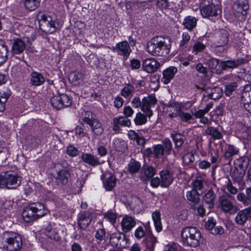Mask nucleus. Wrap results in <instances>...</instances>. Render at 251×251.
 Instances as JSON below:
<instances>
[{
    "label": "nucleus",
    "instance_id": "34",
    "mask_svg": "<svg viewBox=\"0 0 251 251\" xmlns=\"http://www.w3.org/2000/svg\"><path fill=\"white\" fill-rule=\"evenodd\" d=\"M197 20L194 17L188 16L185 18L183 22V25L189 30H192L197 25Z\"/></svg>",
    "mask_w": 251,
    "mask_h": 251
},
{
    "label": "nucleus",
    "instance_id": "59",
    "mask_svg": "<svg viewBox=\"0 0 251 251\" xmlns=\"http://www.w3.org/2000/svg\"><path fill=\"white\" fill-rule=\"evenodd\" d=\"M11 95V92L9 90L6 89L0 92V100L2 102H6Z\"/></svg>",
    "mask_w": 251,
    "mask_h": 251
},
{
    "label": "nucleus",
    "instance_id": "28",
    "mask_svg": "<svg viewBox=\"0 0 251 251\" xmlns=\"http://www.w3.org/2000/svg\"><path fill=\"white\" fill-rule=\"evenodd\" d=\"M177 69L175 67H170L163 72V77L162 81L164 83L168 84L170 80L174 77L175 75L177 72Z\"/></svg>",
    "mask_w": 251,
    "mask_h": 251
},
{
    "label": "nucleus",
    "instance_id": "23",
    "mask_svg": "<svg viewBox=\"0 0 251 251\" xmlns=\"http://www.w3.org/2000/svg\"><path fill=\"white\" fill-rule=\"evenodd\" d=\"M45 81L44 77L40 73L33 72L30 75L29 83L32 86H40L44 83Z\"/></svg>",
    "mask_w": 251,
    "mask_h": 251
},
{
    "label": "nucleus",
    "instance_id": "64",
    "mask_svg": "<svg viewBox=\"0 0 251 251\" xmlns=\"http://www.w3.org/2000/svg\"><path fill=\"white\" fill-rule=\"evenodd\" d=\"M216 225V222L213 218H210L208 221L205 222V227L210 231L213 229Z\"/></svg>",
    "mask_w": 251,
    "mask_h": 251
},
{
    "label": "nucleus",
    "instance_id": "27",
    "mask_svg": "<svg viewBox=\"0 0 251 251\" xmlns=\"http://www.w3.org/2000/svg\"><path fill=\"white\" fill-rule=\"evenodd\" d=\"M45 233L49 238L51 240L58 241L60 240V236L56 229L53 227L51 224H49L45 228Z\"/></svg>",
    "mask_w": 251,
    "mask_h": 251
},
{
    "label": "nucleus",
    "instance_id": "11",
    "mask_svg": "<svg viewBox=\"0 0 251 251\" xmlns=\"http://www.w3.org/2000/svg\"><path fill=\"white\" fill-rule=\"evenodd\" d=\"M218 191V188L215 184H213L212 186L205 193L202 198V202L207 205L209 208H211L214 206V202L216 199V194L215 192Z\"/></svg>",
    "mask_w": 251,
    "mask_h": 251
},
{
    "label": "nucleus",
    "instance_id": "33",
    "mask_svg": "<svg viewBox=\"0 0 251 251\" xmlns=\"http://www.w3.org/2000/svg\"><path fill=\"white\" fill-rule=\"evenodd\" d=\"M140 169H141V164L134 159H131L127 165V171L128 172L133 175L138 173Z\"/></svg>",
    "mask_w": 251,
    "mask_h": 251
},
{
    "label": "nucleus",
    "instance_id": "51",
    "mask_svg": "<svg viewBox=\"0 0 251 251\" xmlns=\"http://www.w3.org/2000/svg\"><path fill=\"white\" fill-rule=\"evenodd\" d=\"M249 164V159L244 157L237 160L236 165L241 169V171L244 172L245 170L247 168Z\"/></svg>",
    "mask_w": 251,
    "mask_h": 251
},
{
    "label": "nucleus",
    "instance_id": "13",
    "mask_svg": "<svg viewBox=\"0 0 251 251\" xmlns=\"http://www.w3.org/2000/svg\"><path fill=\"white\" fill-rule=\"evenodd\" d=\"M229 40V34L224 29L216 31L214 36V44L217 47H222L226 45Z\"/></svg>",
    "mask_w": 251,
    "mask_h": 251
},
{
    "label": "nucleus",
    "instance_id": "37",
    "mask_svg": "<svg viewBox=\"0 0 251 251\" xmlns=\"http://www.w3.org/2000/svg\"><path fill=\"white\" fill-rule=\"evenodd\" d=\"M25 8L29 10H36L40 5L41 0H23Z\"/></svg>",
    "mask_w": 251,
    "mask_h": 251
},
{
    "label": "nucleus",
    "instance_id": "40",
    "mask_svg": "<svg viewBox=\"0 0 251 251\" xmlns=\"http://www.w3.org/2000/svg\"><path fill=\"white\" fill-rule=\"evenodd\" d=\"M152 218L156 231L158 232L161 231L162 229V227L160 212L157 211L153 212L152 214Z\"/></svg>",
    "mask_w": 251,
    "mask_h": 251
},
{
    "label": "nucleus",
    "instance_id": "61",
    "mask_svg": "<svg viewBox=\"0 0 251 251\" xmlns=\"http://www.w3.org/2000/svg\"><path fill=\"white\" fill-rule=\"evenodd\" d=\"M179 116H180L181 120L185 122H188L189 121L193 119L192 115L187 112H180Z\"/></svg>",
    "mask_w": 251,
    "mask_h": 251
},
{
    "label": "nucleus",
    "instance_id": "15",
    "mask_svg": "<svg viewBox=\"0 0 251 251\" xmlns=\"http://www.w3.org/2000/svg\"><path fill=\"white\" fill-rule=\"evenodd\" d=\"M92 220V214L90 212H81L78 215V225L81 230H84Z\"/></svg>",
    "mask_w": 251,
    "mask_h": 251
},
{
    "label": "nucleus",
    "instance_id": "9",
    "mask_svg": "<svg viewBox=\"0 0 251 251\" xmlns=\"http://www.w3.org/2000/svg\"><path fill=\"white\" fill-rule=\"evenodd\" d=\"M111 50L118 55L123 56L125 60L127 59L131 52L130 46L127 41H122L113 46Z\"/></svg>",
    "mask_w": 251,
    "mask_h": 251
},
{
    "label": "nucleus",
    "instance_id": "45",
    "mask_svg": "<svg viewBox=\"0 0 251 251\" xmlns=\"http://www.w3.org/2000/svg\"><path fill=\"white\" fill-rule=\"evenodd\" d=\"M126 117H120L115 118L113 120L114 123V128L116 129V126H117V125H120L125 126H129L131 124L130 120L127 119Z\"/></svg>",
    "mask_w": 251,
    "mask_h": 251
},
{
    "label": "nucleus",
    "instance_id": "53",
    "mask_svg": "<svg viewBox=\"0 0 251 251\" xmlns=\"http://www.w3.org/2000/svg\"><path fill=\"white\" fill-rule=\"evenodd\" d=\"M237 199L245 206L251 204V199L244 193H239L237 196Z\"/></svg>",
    "mask_w": 251,
    "mask_h": 251
},
{
    "label": "nucleus",
    "instance_id": "47",
    "mask_svg": "<svg viewBox=\"0 0 251 251\" xmlns=\"http://www.w3.org/2000/svg\"><path fill=\"white\" fill-rule=\"evenodd\" d=\"M156 4L157 8L162 10L173 9V3L169 0H156Z\"/></svg>",
    "mask_w": 251,
    "mask_h": 251
},
{
    "label": "nucleus",
    "instance_id": "41",
    "mask_svg": "<svg viewBox=\"0 0 251 251\" xmlns=\"http://www.w3.org/2000/svg\"><path fill=\"white\" fill-rule=\"evenodd\" d=\"M146 244L145 251H153L154 244L157 242L156 238L152 235H149L144 241Z\"/></svg>",
    "mask_w": 251,
    "mask_h": 251
},
{
    "label": "nucleus",
    "instance_id": "49",
    "mask_svg": "<svg viewBox=\"0 0 251 251\" xmlns=\"http://www.w3.org/2000/svg\"><path fill=\"white\" fill-rule=\"evenodd\" d=\"M236 6L239 13H242L249 8L248 1L247 0H237Z\"/></svg>",
    "mask_w": 251,
    "mask_h": 251
},
{
    "label": "nucleus",
    "instance_id": "50",
    "mask_svg": "<svg viewBox=\"0 0 251 251\" xmlns=\"http://www.w3.org/2000/svg\"><path fill=\"white\" fill-rule=\"evenodd\" d=\"M153 155L156 158H160L162 157L165 152L163 145L158 144L153 147Z\"/></svg>",
    "mask_w": 251,
    "mask_h": 251
},
{
    "label": "nucleus",
    "instance_id": "54",
    "mask_svg": "<svg viewBox=\"0 0 251 251\" xmlns=\"http://www.w3.org/2000/svg\"><path fill=\"white\" fill-rule=\"evenodd\" d=\"M237 87V84L235 82L225 84V94L227 96H230L232 92L235 91Z\"/></svg>",
    "mask_w": 251,
    "mask_h": 251
},
{
    "label": "nucleus",
    "instance_id": "48",
    "mask_svg": "<svg viewBox=\"0 0 251 251\" xmlns=\"http://www.w3.org/2000/svg\"><path fill=\"white\" fill-rule=\"evenodd\" d=\"M50 104L53 107L56 109L63 108L60 94L57 96H53L50 100Z\"/></svg>",
    "mask_w": 251,
    "mask_h": 251
},
{
    "label": "nucleus",
    "instance_id": "63",
    "mask_svg": "<svg viewBox=\"0 0 251 251\" xmlns=\"http://www.w3.org/2000/svg\"><path fill=\"white\" fill-rule=\"evenodd\" d=\"M142 100H141L139 97H135L132 100L131 104L134 108H140L141 109Z\"/></svg>",
    "mask_w": 251,
    "mask_h": 251
},
{
    "label": "nucleus",
    "instance_id": "2",
    "mask_svg": "<svg viewBox=\"0 0 251 251\" xmlns=\"http://www.w3.org/2000/svg\"><path fill=\"white\" fill-rule=\"evenodd\" d=\"M2 251H19L23 246L21 235L12 231H5L2 234Z\"/></svg>",
    "mask_w": 251,
    "mask_h": 251
},
{
    "label": "nucleus",
    "instance_id": "35",
    "mask_svg": "<svg viewBox=\"0 0 251 251\" xmlns=\"http://www.w3.org/2000/svg\"><path fill=\"white\" fill-rule=\"evenodd\" d=\"M8 48L5 43L0 41V66L3 64L8 58Z\"/></svg>",
    "mask_w": 251,
    "mask_h": 251
},
{
    "label": "nucleus",
    "instance_id": "43",
    "mask_svg": "<svg viewBox=\"0 0 251 251\" xmlns=\"http://www.w3.org/2000/svg\"><path fill=\"white\" fill-rule=\"evenodd\" d=\"M135 89L133 85L128 84L125 85L121 90V95L125 98H127L132 96Z\"/></svg>",
    "mask_w": 251,
    "mask_h": 251
},
{
    "label": "nucleus",
    "instance_id": "16",
    "mask_svg": "<svg viewBox=\"0 0 251 251\" xmlns=\"http://www.w3.org/2000/svg\"><path fill=\"white\" fill-rule=\"evenodd\" d=\"M159 66V63L153 58H147L142 63L144 70L148 73H152L156 72Z\"/></svg>",
    "mask_w": 251,
    "mask_h": 251
},
{
    "label": "nucleus",
    "instance_id": "5",
    "mask_svg": "<svg viewBox=\"0 0 251 251\" xmlns=\"http://www.w3.org/2000/svg\"><path fill=\"white\" fill-rule=\"evenodd\" d=\"M21 184V180L15 173L6 172L0 175V188L15 189Z\"/></svg>",
    "mask_w": 251,
    "mask_h": 251
},
{
    "label": "nucleus",
    "instance_id": "22",
    "mask_svg": "<svg viewBox=\"0 0 251 251\" xmlns=\"http://www.w3.org/2000/svg\"><path fill=\"white\" fill-rule=\"evenodd\" d=\"M84 75L82 73L72 72L69 75V81L74 86H79L83 83Z\"/></svg>",
    "mask_w": 251,
    "mask_h": 251
},
{
    "label": "nucleus",
    "instance_id": "17",
    "mask_svg": "<svg viewBox=\"0 0 251 251\" xmlns=\"http://www.w3.org/2000/svg\"><path fill=\"white\" fill-rule=\"evenodd\" d=\"M245 60L243 58H238L235 60H227L221 61L220 63V68L226 70L228 69H234L244 63Z\"/></svg>",
    "mask_w": 251,
    "mask_h": 251
},
{
    "label": "nucleus",
    "instance_id": "25",
    "mask_svg": "<svg viewBox=\"0 0 251 251\" xmlns=\"http://www.w3.org/2000/svg\"><path fill=\"white\" fill-rule=\"evenodd\" d=\"M116 182L117 178L114 175L111 174L105 175L103 180V187L106 191H111L115 187Z\"/></svg>",
    "mask_w": 251,
    "mask_h": 251
},
{
    "label": "nucleus",
    "instance_id": "52",
    "mask_svg": "<svg viewBox=\"0 0 251 251\" xmlns=\"http://www.w3.org/2000/svg\"><path fill=\"white\" fill-rule=\"evenodd\" d=\"M134 123L136 125L140 126L146 123L147 121V115L138 112L134 120Z\"/></svg>",
    "mask_w": 251,
    "mask_h": 251
},
{
    "label": "nucleus",
    "instance_id": "44",
    "mask_svg": "<svg viewBox=\"0 0 251 251\" xmlns=\"http://www.w3.org/2000/svg\"><path fill=\"white\" fill-rule=\"evenodd\" d=\"M239 150L231 145H227L226 148L224 156L226 159L230 158L232 156L238 154Z\"/></svg>",
    "mask_w": 251,
    "mask_h": 251
},
{
    "label": "nucleus",
    "instance_id": "46",
    "mask_svg": "<svg viewBox=\"0 0 251 251\" xmlns=\"http://www.w3.org/2000/svg\"><path fill=\"white\" fill-rule=\"evenodd\" d=\"M219 60L215 58H212L209 59L207 61V64L209 66V69L212 73L219 74L220 70L217 69L218 66L220 65Z\"/></svg>",
    "mask_w": 251,
    "mask_h": 251
},
{
    "label": "nucleus",
    "instance_id": "57",
    "mask_svg": "<svg viewBox=\"0 0 251 251\" xmlns=\"http://www.w3.org/2000/svg\"><path fill=\"white\" fill-rule=\"evenodd\" d=\"M63 108L70 106L72 104V99L66 94H60Z\"/></svg>",
    "mask_w": 251,
    "mask_h": 251
},
{
    "label": "nucleus",
    "instance_id": "20",
    "mask_svg": "<svg viewBox=\"0 0 251 251\" xmlns=\"http://www.w3.org/2000/svg\"><path fill=\"white\" fill-rule=\"evenodd\" d=\"M223 95V90L219 87L206 88L205 90L204 96H208L213 100L220 99Z\"/></svg>",
    "mask_w": 251,
    "mask_h": 251
},
{
    "label": "nucleus",
    "instance_id": "3",
    "mask_svg": "<svg viewBox=\"0 0 251 251\" xmlns=\"http://www.w3.org/2000/svg\"><path fill=\"white\" fill-rule=\"evenodd\" d=\"M48 212V209L41 203H33L25 207L22 212V217L25 222L29 223L44 216Z\"/></svg>",
    "mask_w": 251,
    "mask_h": 251
},
{
    "label": "nucleus",
    "instance_id": "4",
    "mask_svg": "<svg viewBox=\"0 0 251 251\" xmlns=\"http://www.w3.org/2000/svg\"><path fill=\"white\" fill-rule=\"evenodd\" d=\"M181 237L184 245L196 248L200 244L201 235L198 229L195 227L189 226L182 229Z\"/></svg>",
    "mask_w": 251,
    "mask_h": 251
},
{
    "label": "nucleus",
    "instance_id": "29",
    "mask_svg": "<svg viewBox=\"0 0 251 251\" xmlns=\"http://www.w3.org/2000/svg\"><path fill=\"white\" fill-rule=\"evenodd\" d=\"M181 107L178 103L174 102L167 106V111L171 118L178 116L180 114Z\"/></svg>",
    "mask_w": 251,
    "mask_h": 251
},
{
    "label": "nucleus",
    "instance_id": "21",
    "mask_svg": "<svg viewBox=\"0 0 251 251\" xmlns=\"http://www.w3.org/2000/svg\"><path fill=\"white\" fill-rule=\"evenodd\" d=\"M136 225L135 219L131 216L126 215L121 222L122 230L124 232L130 231Z\"/></svg>",
    "mask_w": 251,
    "mask_h": 251
},
{
    "label": "nucleus",
    "instance_id": "6",
    "mask_svg": "<svg viewBox=\"0 0 251 251\" xmlns=\"http://www.w3.org/2000/svg\"><path fill=\"white\" fill-rule=\"evenodd\" d=\"M86 115L87 116H85L83 118V122L90 126L95 135L97 136L100 135L103 132V128L101 123L93 118L92 114L90 111L86 112Z\"/></svg>",
    "mask_w": 251,
    "mask_h": 251
},
{
    "label": "nucleus",
    "instance_id": "36",
    "mask_svg": "<svg viewBox=\"0 0 251 251\" xmlns=\"http://www.w3.org/2000/svg\"><path fill=\"white\" fill-rule=\"evenodd\" d=\"M204 179L201 176L197 177L192 182V186L193 190L202 191L204 189Z\"/></svg>",
    "mask_w": 251,
    "mask_h": 251
},
{
    "label": "nucleus",
    "instance_id": "31",
    "mask_svg": "<svg viewBox=\"0 0 251 251\" xmlns=\"http://www.w3.org/2000/svg\"><path fill=\"white\" fill-rule=\"evenodd\" d=\"M205 134L211 136L214 140H219L223 138L222 133L213 126L208 127L205 130Z\"/></svg>",
    "mask_w": 251,
    "mask_h": 251
},
{
    "label": "nucleus",
    "instance_id": "7",
    "mask_svg": "<svg viewBox=\"0 0 251 251\" xmlns=\"http://www.w3.org/2000/svg\"><path fill=\"white\" fill-rule=\"evenodd\" d=\"M109 242L113 247L125 248L127 246L128 239L122 232H114L110 234Z\"/></svg>",
    "mask_w": 251,
    "mask_h": 251
},
{
    "label": "nucleus",
    "instance_id": "62",
    "mask_svg": "<svg viewBox=\"0 0 251 251\" xmlns=\"http://www.w3.org/2000/svg\"><path fill=\"white\" fill-rule=\"evenodd\" d=\"M182 159L184 163L189 164L193 162L195 160V158L192 153L189 152L183 156Z\"/></svg>",
    "mask_w": 251,
    "mask_h": 251
},
{
    "label": "nucleus",
    "instance_id": "30",
    "mask_svg": "<svg viewBox=\"0 0 251 251\" xmlns=\"http://www.w3.org/2000/svg\"><path fill=\"white\" fill-rule=\"evenodd\" d=\"M220 204L222 210L225 212H230L236 208L232 202L226 198L221 199Z\"/></svg>",
    "mask_w": 251,
    "mask_h": 251
},
{
    "label": "nucleus",
    "instance_id": "10",
    "mask_svg": "<svg viewBox=\"0 0 251 251\" xmlns=\"http://www.w3.org/2000/svg\"><path fill=\"white\" fill-rule=\"evenodd\" d=\"M251 220V206L239 210L235 217V222L239 226H244L246 223Z\"/></svg>",
    "mask_w": 251,
    "mask_h": 251
},
{
    "label": "nucleus",
    "instance_id": "14",
    "mask_svg": "<svg viewBox=\"0 0 251 251\" xmlns=\"http://www.w3.org/2000/svg\"><path fill=\"white\" fill-rule=\"evenodd\" d=\"M156 174V169L150 165H144L140 172L139 177L143 181H148Z\"/></svg>",
    "mask_w": 251,
    "mask_h": 251
},
{
    "label": "nucleus",
    "instance_id": "58",
    "mask_svg": "<svg viewBox=\"0 0 251 251\" xmlns=\"http://www.w3.org/2000/svg\"><path fill=\"white\" fill-rule=\"evenodd\" d=\"M37 19L39 22L40 27H41L42 23H44V22H46L48 19H50V17L46 15L43 12L40 11L37 14Z\"/></svg>",
    "mask_w": 251,
    "mask_h": 251
},
{
    "label": "nucleus",
    "instance_id": "42",
    "mask_svg": "<svg viewBox=\"0 0 251 251\" xmlns=\"http://www.w3.org/2000/svg\"><path fill=\"white\" fill-rule=\"evenodd\" d=\"M171 137L173 139L175 147L176 148L181 147L185 140V136L180 133L171 134Z\"/></svg>",
    "mask_w": 251,
    "mask_h": 251
},
{
    "label": "nucleus",
    "instance_id": "55",
    "mask_svg": "<svg viewBox=\"0 0 251 251\" xmlns=\"http://www.w3.org/2000/svg\"><path fill=\"white\" fill-rule=\"evenodd\" d=\"M162 143L165 152L167 155L170 154L173 149L172 143L171 140L168 138H165L162 141Z\"/></svg>",
    "mask_w": 251,
    "mask_h": 251
},
{
    "label": "nucleus",
    "instance_id": "26",
    "mask_svg": "<svg viewBox=\"0 0 251 251\" xmlns=\"http://www.w3.org/2000/svg\"><path fill=\"white\" fill-rule=\"evenodd\" d=\"M25 48V42L20 38H17L13 41L12 47V52L14 54L22 53Z\"/></svg>",
    "mask_w": 251,
    "mask_h": 251
},
{
    "label": "nucleus",
    "instance_id": "19",
    "mask_svg": "<svg viewBox=\"0 0 251 251\" xmlns=\"http://www.w3.org/2000/svg\"><path fill=\"white\" fill-rule=\"evenodd\" d=\"M161 186L168 187L174 180L173 175L167 170H163L159 173Z\"/></svg>",
    "mask_w": 251,
    "mask_h": 251
},
{
    "label": "nucleus",
    "instance_id": "39",
    "mask_svg": "<svg viewBox=\"0 0 251 251\" xmlns=\"http://www.w3.org/2000/svg\"><path fill=\"white\" fill-rule=\"evenodd\" d=\"M200 194L198 191L192 190L187 192L186 197L188 201H191L194 204H198L200 201Z\"/></svg>",
    "mask_w": 251,
    "mask_h": 251
},
{
    "label": "nucleus",
    "instance_id": "24",
    "mask_svg": "<svg viewBox=\"0 0 251 251\" xmlns=\"http://www.w3.org/2000/svg\"><path fill=\"white\" fill-rule=\"evenodd\" d=\"M81 159L83 162L93 167H96L100 164L99 158L90 153H82Z\"/></svg>",
    "mask_w": 251,
    "mask_h": 251
},
{
    "label": "nucleus",
    "instance_id": "32",
    "mask_svg": "<svg viewBox=\"0 0 251 251\" xmlns=\"http://www.w3.org/2000/svg\"><path fill=\"white\" fill-rule=\"evenodd\" d=\"M40 28L49 33H52L56 30L54 22L50 19H48L44 23H42L41 27Z\"/></svg>",
    "mask_w": 251,
    "mask_h": 251
},
{
    "label": "nucleus",
    "instance_id": "18",
    "mask_svg": "<svg viewBox=\"0 0 251 251\" xmlns=\"http://www.w3.org/2000/svg\"><path fill=\"white\" fill-rule=\"evenodd\" d=\"M70 177V174L68 170L62 169L57 172L55 176V182L58 186H63L67 183Z\"/></svg>",
    "mask_w": 251,
    "mask_h": 251
},
{
    "label": "nucleus",
    "instance_id": "38",
    "mask_svg": "<svg viewBox=\"0 0 251 251\" xmlns=\"http://www.w3.org/2000/svg\"><path fill=\"white\" fill-rule=\"evenodd\" d=\"M242 101L243 102H251V85L245 86L242 93Z\"/></svg>",
    "mask_w": 251,
    "mask_h": 251
},
{
    "label": "nucleus",
    "instance_id": "56",
    "mask_svg": "<svg viewBox=\"0 0 251 251\" xmlns=\"http://www.w3.org/2000/svg\"><path fill=\"white\" fill-rule=\"evenodd\" d=\"M205 47L206 46L204 44L199 41H197L193 46V52L195 54H197L199 52L202 51L205 49Z\"/></svg>",
    "mask_w": 251,
    "mask_h": 251
},
{
    "label": "nucleus",
    "instance_id": "8",
    "mask_svg": "<svg viewBox=\"0 0 251 251\" xmlns=\"http://www.w3.org/2000/svg\"><path fill=\"white\" fill-rule=\"evenodd\" d=\"M157 102V99L153 95H149L142 99L141 110L150 118L152 115L151 108L154 107Z\"/></svg>",
    "mask_w": 251,
    "mask_h": 251
},
{
    "label": "nucleus",
    "instance_id": "60",
    "mask_svg": "<svg viewBox=\"0 0 251 251\" xmlns=\"http://www.w3.org/2000/svg\"><path fill=\"white\" fill-rule=\"evenodd\" d=\"M67 153L71 157H75L79 154V151L74 146L70 145L67 148Z\"/></svg>",
    "mask_w": 251,
    "mask_h": 251
},
{
    "label": "nucleus",
    "instance_id": "1",
    "mask_svg": "<svg viewBox=\"0 0 251 251\" xmlns=\"http://www.w3.org/2000/svg\"><path fill=\"white\" fill-rule=\"evenodd\" d=\"M171 41L168 37L161 36L152 38L146 46L147 51L154 56H165L170 52Z\"/></svg>",
    "mask_w": 251,
    "mask_h": 251
},
{
    "label": "nucleus",
    "instance_id": "12",
    "mask_svg": "<svg viewBox=\"0 0 251 251\" xmlns=\"http://www.w3.org/2000/svg\"><path fill=\"white\" fill-rule=\"evenodd\" d=\"M201 14L203 17L216 16L221 12L220 5L215 4L213 2L205 5L201 10Z\"/></svg>",
    "mask_w": 251,
    "mask_h": 251
}]
</instances>
